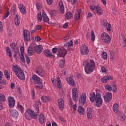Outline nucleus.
Wrapping results in <instances>:
<instances>
[{
	"label": "nucleus",
	"instance_id": "obj_1",
	"mask_svg": "<svg viewBox=\"0 0 126 126\" xmlns=\"http://www.w3.org/2000/svg\"><path fill=\"white\" fill-rule=\"evenodd\" d=\"M83 64L85 67V71L87 74H90L96 68V65L94 60H90L89 62L85 61L83 62Z\"/></svg>",
	"mask_w": 126,
	"mask_h": 126
},
{
	"label": "nucleus",
	"instance_id": "obj_2",
	"mask_svg": "<svg viewBox=\"0 0 126 126\" xmlns=\"http://www.w3.org/2000/svg\"><path fill=\"white\" fill-rule=\"evenodd\" d=\"M35 108L34 109L35 112H34V111L29 109L27 110L26 113H25V118L27 119V120H31V118L32 119H33V120H37L38 117L37 116V115L39 114V112H40V109H39V106L38 105H35Z\"/></svg>",
	"mask_w": 126,
	"mask_h": 126
},
{
	"label": "nucleus",
	"instance_id": "obj_3",
	"mask_svg": "<svg viewBox=\"0 0 126 126\" xmlns=\"http://www.w3.org/2000/svg\"><path fill=\"white\" fill-rule=\"evenodd\" d=\"M43 51V46L42 45H36L35 46H32L30 45L28 48V55L31 56L34 55V53L36 54H41Z\"/></svg>",
	"mask_w": 126,
	"mask_h": 126
},
{
	"label": "nucleus",
	"instance_id": "obj_4",
	"mask_svg": "<svg viewBox=\"0 0 126 126\" xmlns=\"http://www.w3.org/2000/svg\"><path fill=\"white\" fill-rule=\"evenodd\" d=\"M32 80L34 83V86L38 88V89H42L44 88V85H43V82L41 81L40 77H39L36 75H33L32 76Z\"/></svg>",
	"mask_w": 126,
	"mask_h": 126
},
{
	"label": "nucleus",
	"instance_id": "obj_5",
	"mask_svg": "<svg viewBox=\"0 0 126 126\" xmlns=\"http://www.w3.org/2000/svg\"><path fill=\"white\" fill-rule=\"evenodd\" d=\"M94 101L97 107H99L102 106L103 100L102 99V97H101V94L100 93H96Z\"/></svg>",
	"mask_w": 126,
	"mask_h": 126
},
{
	"label": "nucleus",
	"instance_id": "obj_6",
	"mask_svg": "<svg viewBox=\"0 0 126 126\" xmlns=\"http://www.w3.org/2000/svg\"><path fill=\"white\" fill-rule=\"evenodd\" d=\"M58 54H57L58 57H61L63 58V59H64L65 58V56L67 55V51L66 49H62L61 48H59L58 51Z\"/></svg>",
	"mask_w": 126,
	"mask_h": 126
},
{
	"label": "nucleus",
	"instance_id": "obj_7",
	"mask_svg": "<svg viewBox=\"0 0 126 126\" xmlns=\"http://www.w3.org/2000/svg\"><path fill=\"white\" fill-rule=\"evenodd\" d=\"M24 39L26 42H29L30 38V32L28 30H24L23 32Z\"/></svg>",
	"mask_w": 126,
	"mask_h": 126
},
{
	"label": "nucleus",
	"instance_id": "obj_8",
	"mask_svg": "<svg viewBox=\"0 0 126 126\" xmlns=\"http://www.w3.org/2000/svg\"><path fill=\"white\" fill-rule=\"evenodd\" d=\"M81 55H87L89 53V49L85 44L82 45V46L81 47Z\"/></svg>",
	"mask_w": 126,
	"mask_h": 126
},
{
	"label": "nucleus",
	"instance_id": "obj_9",
	"mask_svg": "<svg viewBox=\"0 0 126 126\" xmlns=\"http://www.w3.org/2000/svg\"><path fill=\"white\" fill-rule=\"evenodd\" d=\"M77 89H76V88H74L72 89V98L74 102H77V100H78V94H77Z\"/></svg>",
	"mask_w": 126,
	"mask_h": 126
},
{
	"label": "nucleus",
	"instance_id": "obj_10",
	"mask_svg": "<svg viewBox=\"0 0 126 126\" xmlns=\"http://www.w3.org/2000/svg\"><path fill=\"white\" fill-rule=\"evenodd\" d=\"M103 97L104 101L108 103V102H110V101L112 100V98H113V94H112V93L110 92H107Z\"/></svg>",
	"mask_w": 126,
	"mask_h": 126
},
{
	"label": "nucleus",
	"instance_id": "obj_11",
	"mask_svg": "<svg viewBox=\"0 0 126 126\" xmlns=\"http://www.w3.org/2000/svg\"><path fill=\"white\" fill-rule=\"evenodd\" d=\"M8 103L9 108H13L15 106V100L12 96L8 97Z\"/></svg>",
	"mask_w": 126,
	"mask_h": 126
},
{
	"label": "nucleus",
	"instance_id": "obj_12",
	"mask_svg": "<svg viewBox=\"0 0 126 126\" xmlns=\"http://www.w3.org/2000/svg\"><path fill=\"white\" fill-rule=\"evenodd\" d=\"M79 102L81 105H84L86 102V94L83 93L81 97L79 98Z\"/></svg>",
	"mask_w": 126,
	"mask_h": 126
},
{
	"label": "nucleus",
	"instance_id": "obj_13",
	"mask_svg": "<svg viewBox=\"0 0 126 126\" xmlns=\"http://www.w3.org/2000/svg\"><path fill=\"white\" fill-rule=\"evenodd\" d=\"M17 76L21 80H25V75H24L23 70H22V69L21 68L19 70V71L18 72Z\"/></svg>",
	"mask_w": 126,
	"mask_h": 126
},
{
	"label": "nucleus",
	"instance_id": "obj_14",
	"mask_svg": "<svg viewBox=\"0 0 126 126\" xmlns=\"http://www.w3.org/2000/svg\"><path fill=\"white\" fill-rule=\"evenodd\" d=\"M44 54L46 57L51 58V59H55V57H56L55 55L52 54L51 51H49V50H44Z\"/></svg>",
	"mask_w": 126,
	"mask_h": 126
},
{
	"label": "nucleus",
	"instance_id": "obj_15",
	"mask_svg": "<svg viewBox=\"0 0 126 126\" xmlns=\"http://www.w3.org/2000/svg\"><path fill=\"white\" fill-rule=\"evenodd\" d=\"M5 101V96L3 94H0V111L2 110V102Z\"/></svg>",
	"mask_w": 126,
	"mask_h": 126
},
{
	"label": "nucleus",
	"instance_id": "obj_16",
	"mask_svg": "<svg viewBox=\"0 0 126 126\" xmlns=\"http://www.w3.org/2000/svg\"><path fill=\"white\" fill-rule=\"evenodd\" d=\"M105 36L104 38H102L103 42L106 44H109L111 42V37L107 33H105Z\"/></svg>",
	"mask_w": 126,
	"mask_h": 126
},
{
	"label": "nucleus",
	"instance_id": "obj_17",
	"mask_svg": "<svg viewBox=\"0 0 126 126\" xmlns=\"http://www.w3.org/2000/svg\"><path fill=\"white\" fill-rule=\"evenodd\" d=\"M64 102L63 98H60L58 100V105L61 111H63V107L64 106Z\"/></svg>",
	"mask_w": 126,
	"mask_h": 126
},
{
	"label": "nucleus",
	"instance_id": "obj_18",
	"mask_svg": "<svg viewBox=\"0 0 126 126\" xmlns=\"http://www.w3.org/2000/svg\"><path fill=\"white\" fill-rule=\"evenodd\" d=\"M9 111L13 118H17L18 117V111L16 109L9 110Z\"/></svg>",
	"mask_w": 126,
	"mask_h": 126
},
{
	"label": "nucleus",
	"instance_id": "obj_19",
	"mask_svg": "<svg viewBox=\"0 0 126 126\" xmlns=\"http://www.w3.org/2000/svg\"><path fill=\"white\" fill-rule=\"evenodd\" d=\"M82 12V10L78 9L77 10L75 14L74 19L76 21H78V20L80 18V14Z\"/></svg>",
	"mask_w": 126,
	"mask_h": 126
},
{
	"label": "nucleus",
	"instance_id": "obj_20",
	"mask_svg": "<svg viewBox=\"0 0 126 126\" xmlns=\"http://www.w3.org/2000/svg\"><path fill=\"white\" fill-rule=\"evenodd\" d=\"M18 7L22 14H25L26 13V9H25V6L23 4H19Z\"/></svg>",
	"mask_w": 126,
	"mask_h": 126
},
{
	"label": "nucleus",
	"instance_id": "obj_21",
	"mask_svg": "<svg viewBox=\"0 0 126 126\" xmlns=\"http://www.w3.org/2000/svg\"><path fill=\"white\" fill-rule=\"evenodd\" d=\"M73 45V42H72V40H70L69 42H68L67 43H65L64 46L63 47V50H65V48H66L67 49H68L69 47L72 46Z\"/></svg>",
	"mask_w": 126,
	"mask_h": 126
},
{
	"label": "nucleus",
	"instance_id": "obj_22",
	"mask_svg": "<svg viewBox=\"0 0 126 126\" xmlns=\"http://www.w3.org/2000/svg\"><path fill=\"white\" fill-rule=\"evenodd\" d=\"M42 12L44 22H48V21H50V19L48 17L47 14L45 12V11H42Z\"/></svg>",
	"mask_w": 126,
	"mask_h": 126
},
{
	"label": "nucleus",
	"instance_id": "obj_23",
	"mask_svg": "<svg viewBox=\"0 0 126 126\" xmlns=\"http://www.w3.org/2000/svg\"><path fill=\"white\" fill-rule=\"evenodd\" d=\"M77 111L80 115H84V114L85 113V109H84V107H82L81 106H78Z\"/></svg>",
	"mask_w": 126,
	"mask_h": 126
},
{
	"label": "nucleus",
	"instance_id": "obj_24",
	"mask_svg": "<svg viewBox=\"0 0 126 126\" xmlns=\"http://www.w3.org/2000/svg\"><path fill=\"white\" fill-rule=\"evenodd\" d=\"M96 98V95H95V93L93 92L90 94V99L92 103H94L95 102V99Z\"/></svg>",
	"mask_w": 126,
	"mask_h": 126
},
{
	"label": "nucleus",
	"instance_id": "obj_25",
	"mask_svg": "<svg viewBox=\"0 0 126 126\" xmlns=\"http://www.w3.org/2000/svg\"><path fill=\"white\" fill-rule=\"evenodd\" d=\"M20 69H21V68H20V67H19V66H14V65H13V67H12V70L13 71H14V72H15V73H16V75L18 74V72L19 71V70H20Z\"/></svg>",
	"mask_w": 126,
	"mask_h": 126
},
{
	"label": "nucleus",
	"instance_id": "obj_26",
	"mask_svg": "<svg viewBox=\"0 0 126 126\" xmlns=\"http://www.w3.org/2000/svg\"><path fill=\"white\" fill-rule=\"evenodd\" d=\"M39 122L40 124H43L45 122V116H44L43 114L41 113L39 115Z\"/></svg>",
	"mask_w": 126,
	"mask_h": 126
},
{
	"label": "nucleus",
	"instance_id": "obj_27",
	"mask_svg": "<svg viewBox=\"0 0 126 126\" xmlns=\"http://www.w3.org/2000/svg\"><path fill=\"white\" fill-rule=\"evenodd\" d=\"M59 6L60 7L61 12L62 13H64V7L63 6V1H60Z\"/></svg>",
	"mask_w": 126,
	"mask_h": 126
},
{
	"label": "nucleus",
	"instance_id": "obj_28",
	"mask_svg": "<svg viewBox=\"0 0 126 126\" xmlns=\"http://www.w3.org/2000/svg\"><path fill=\"white\" fill-rule=\"evenodd\" d=\"M6 52L7 54V56H8L9 58H11V57H12V52H11V50H10L9 47H6Z\"/></svg>",
	"mask_w": 126,
	"mask_h": 126
},
{
	"label": "nucleus",
	"instance_id": "obj_29",
	"mask_svg": "<svg viewBox=\"0 0 126 126\" xmlns=\"http://www.w3.org/2000/svg\"><path fill=\"white\" fill-rule=\"evenodd\" d=\"M14 23L17 26H19V24H20V21L18 18V15H16L14 18Z\"/></svg>",
	"mask_w": 126,
	"mask_h": 126
},
{
	"label": "nucleus",
	"instance_id": "obj_30",
	"mask_svg": "<svg viewBox=\"0 0 126 126\" xmlns=\"http://www.w3.org/2000/svg\"><path fill=\"white\" fill-rule=\"evenodd\" d=\"M57 81L58 88L59 89V90H61V89H62V82H61V79H60V77H57Z\"/></svg>",
	"mask_w": 126,
	"mask_h": 126
},
{
	"label": "nucleus",
	"instance_id": "obj_31",
	"mask_svg": "<svg viewBox=\"0 0 126 126\" xmlns=\"http://www.w3.org/2000/svg\"><path fill=\"white\" fill-rule=\"evenodd\" d=\"M67 83L69 85H71V86H75V85H74V81L72 79V78H69L68 80L67 81Z\"/></svg>",
	"mask_w": 126,
	"mask_h": 126
},
{
	"label": "nucleus",
	"instance_id": "obj_32",
	"mask_svg": "<svg viewBox=\"0 0 126 126\" xmlns=\"http://www.w3.org/2000/svg\"><path fill=\"white\" fill-rule=\"evenodd\" d=\"M113 110L115 113H118L119 112V105H118V104L115 103L113 105Z\"/></svg>",
	"mask_w": 126,
	"mask_h": 126
},
{
	"label": "nucleus",
	"instance_id": "obj_33",
	"mask_svg": "<svg viewBox=\"0 0 126 126\" xmlns=\"http://www.w3.org/2000/svg\"><path fill=\"white\" fill-rule=\"evenodd\" d=\"M16 9V5H13L11 8V14L14 15Z\"/></svg>",
	"mask_w": 126,
	"mask_h": 126
},
{
	"label": "nucleus",
	"instance_id": "obj_34",
	"mask_svg": "<svg viewBox=\"0 0 126 126\" xmlns=\"http://www.w3.org/2000/svg\"><path fill=\"white\" fill-rule=\"evenodd\" d=\"M73 15H72V13L71 12L68 11L65 15V18L66 19H69L72 17Z\"/></svg>",
	"mask_w": 126,
	"mask_h": 126
},
{
	"label": "nucleus",
	"instance_id": "obj_35",
	"mask_svg": "<svg viewBox=\"0 0 126 126\" xmlns=\"http://www.w3.org/2000/svg\"><path fill=\"white\" fill-rule=\"evenodd\" d=\"M4 74L6 78H7L8 80H9L10 79V76L8 70H5L4 72Z\"/></svg>",
	"mask_w": 126,
	"mask_h": 126
},
{
	"label": "nucleus",
	"instance_id": "obj_36",
	"mask_svg": "<svg viewBox=\"0 0 126 126\" xmlns=\"http://www.w3.org/2000/svg\"><path fill=\"white\" fill-rule=\"evenodd\" d=\"M64 63H65V59L63 58V59L60 61V64H59L60 67L61 68L63 67V66H64Z\"/></svg>",
	"mask_w": 126,
	"mask_h": 126
},
{
	"label": "nucleus",
	"instance_id": "obj_37",
	"mask_svg": "<svg viewBox=\"0 0 126 126\" xmlns=\"http://www.w3.org/2000/svg\"><path fill=\"white\" fill-rule=\"evenodd\" d=\"M41 99L42 101H43V102H45V103L47 102V101H50V98H49L46 96H42Z\"/></svg>",
	"mask_w": 126,
	"mask_h": 126
},
{
	"label": "nucleus",
	"instance_id": "obj_38",
	"mask_svg": "<svg viewBox=\"0 0 126 126\" xmlns=\"http://www.w3.org/2000/svg\"><path fill=\"white\" fill-rule=\"evenodd\" d=\"M21 55V54H20V53H19V52L15 51V52L14 53V59H15L16 60H17V57H20Z\"/></svg>",
	"mask_w": 126,
	"mask_h": 126
},
{
	"label": "nucleus",
	"instance_id": "obj_39",
	"mask_svg": "<svg viewBox=\"0 0 126 126\" xmlns=\"http://www.w3.org/2000/svg\"><path fill=\"white\" fill-rule=\"evenodd\" d=\"M37 19L38 22L42 21V13L41 12H39L37 14Z\"/></svg>",
	"mask_w": 126,
	"mask_h": 126
},
{
	"label": "nucleus",
	"instance_id": "obj_40",
	"mask_svg": "<svg viewBox=\"0 0 126 126\" xmlns=\"http://www.w3.org/2000/svg\"><path fill=\"white\" fill-rule=\"evenodd\" d=\"M42 70L43 69L39 66L36 67V72L37 74H39Z\"/></svg>",
	"mask_w": 126,
	"mask_h": 126
},
{
	"label": "nucleus",
	"instance_id": "obj_41",
	"mask_svg": "<svg viewBox=\"0 0 126 126\" xmlns=\"http://www.w3.org/2000/svg\"><path fill=\"white\" fill-rule=\"evenodd\" d=\"M91 39L92 41H95V34L93 31H91Z\"/></svg>",
	"mask_w": 126,
	"mask_h": 126
},
{
	"label": "nucleus",
	"instance_id": "obj_42",
	"mask_svg": "<svg viewBox=\"0 0 126 126\" xmlns=\"http://www.w3.org/2000/svg\"><path fill=\"white\" fill-rule=\"evenodd\" d=\"M105 88L106 90H108V91L111 92L112 90H113V88L109 85H106V86L105 87Z\"/></svg>",
	"mask_w": 126,
	"mask_h": 126
},
{
	"label": "nucleus",
	"instance_id": "obj_43",
	"mask_svg": "<svg viewBox=\"0 0 126 126\" xmlns=\"http://www.w3.org/2000/svg\"><path fill=\"white\" fill-rule=\"evenodd\" d=\"M20 59L22 63H25V58L24 57V54H21L20 56Z\"/></svg>",
	"mask_w": 126,
	"mask_h": 126
},
{
	"label": "nucleus",
	"instance_id": "obj_44",
	"mask_svg": "<svg viewBox=\"0 0 126 126\" xmlns=\"http://www.w3.org/2000/svg\"><path fill=\"white\" fill-rule=\"evenodd\" d=\"M110 57L111 60H114V58H115V52L113 51H111L110 53Z\"/></svg>",
	"mask_w": 126,
	"mask_h": 126
},
{
	"label": "nucleus",
	"instance_id": "obj_45",
	"mask_svg": "<svg viewBox=\"0 0 126 126\" xmlns=\"http://www.w3.org/2000/svg\"><path fill=\"white\" fill-rule=\"evenodd\" d=\"M49 13L51 16H53L56 14V10H50L48 11Z\"/></svg>",
	"mask_w": 126,
	"mask_h": 126
},
{
	"label": "nucleus",
	"instance_id": "obj_46",
	"mask_svg": "<svg viewBox=\"0 0 126 126\" xmlns=\"http://www.w3.org/2000/svg\"><path fill=\"white\" fill-rule=\"evenodd\" d=\"M17 106L19 109H20L21 113H23L24 111V107H23V106H22V105H21V104H19V102L18 103Z\"/></svg>",
	"mask_w": 126,
	"mask_h": 126
},
{
	"label": "nucleus",
	"instance_id": "obj_47",
	"mask_svg": "<svg viewBox=\"0 0 126 126\" xmlns=\"http://www.w3.org/2000/svg\"><path fill=\"white\" fill-rule=\"evenodd\" d=\"M122 38L124 41L123 42V47H124V48H126V37H125L124 35H122Z\"/></svg>",
	"mask_w": 126,
	"mask_h": 126
},
{
	"label": "nucleus",
	"instance_id": "obj_48",
	"mask_svg": "<svg viewBox=\"0 0 126 126\" xmlns=\"http://www.w3.org/2000/svg\"><path fill=\"white\" fill-rule=\"evenodd\" d=\"M102 58L103 60H107L108 58V55H107V53L103 52L102 54Z\"/></svg>",
	"mask_w": 126,
	"mask_h": 126
},
{
	"label": "nucleus",
	"instance_id": "obj_49",
	"mask_svg": "<svg viewBox=\"0 0 126 126\" xmlns=\"http://www.w3.org/2000/svg\"><path fill=\"white\" fill-rule=\"evenodd\" d=\"M101 80L103 83H107L108 82V80L106 76L103 77V78L101 79Z\"/></svg>",
	"mask_w": 126,
	"mask_h": 126
},
{
	"label": "nucleus",
	"instance_id": "obj_50",
	"mask_svg": "<svg viewBox=\"0 0 126 126\" xmlns=\"http://www.w3.org/2000/svg\"><path fill=\"white\" fill-rule=\"evenodd\" d=\"M112 87L113 89V92H114L115 93H116L117 91V85H115V84H113L112 85Z\"/></svg>",
	"mask_w": 126,
	"mask_h": 126
},
{
	"label": "nucleus",
	"instance_id": "obj_51",
	"mask_svg": "<svg viewBox=\"0 0 126 126\" xmlns=\"http://www.w3.org/2000/svg\"><path fill=\"white\" fill-rule=\"evenodd\" d=\"M58 51H59V48L57 47H54L52 49V52L53 54H56V53H57V52H58Z\"/></svg>",
	"mask_w": 126,
	"mask_h": 126
},
{
	"label": "nucleus",
	"instance_id": "obj_52",
	"mask_svg": "<svg viewBox=\"0 0 126 126\" xmlns=\"http://www.w3.org/2000/svg\"><path fill=\"white\" fill-rule=\"evenodd\" d=\"M10 47L13 49V50H15L16 49V43H12L10 44Z\"/></svg>",
	"mask_w": 126,
	"mask_h": 126
},
{
	"label": "nucleus",
	"instance_id": "obj_53",
	"mask_svg": "<svg viewBox=\"0 0 126 126\" xmlns=\"http://www.w3.org/2000/svg\"><path fill=\"white\" fill-rule=\"evenodd\" d=\"M0 84H1L2 85H5V84H6V81H5V80H2L1 79H0Z\"/></svg>",
	"mask_w": 126,
	"mask_h": 126
},
{
	"label": "nucleus",
	"instance_id": "obj_54",
	"mask_svg": "<svg viewBox=\"0 0 126 126\" xmlns=\"http://www.w3.org/2000/svg\"><path fill=\"white\" fill-rule=\"evenodd\" d=\"M26 62L27 63L29 64V63H30V57L29 56H27V55H25Z\"/></svg>",
	"mask_w": 126,
	"mask_h": 126
},
{
	"label": "nucleus",
	"instance_id": "obj_55",
	"mask_svg": "<svg viewBox=\"0 0 126 126\" xmlns=\"http://www.w3.org/2000/svg\"><path fill=\"white\" fill-rule=\"evenodd\" d=\"M120 121L121 122H125V121H126V117L125 115H124V114L120 117Z\"/></svg>",
	"mask_w": 126,
	"mask_h": 126
},
{
	"label": "nucleus",
	"instance_id": "obj_56",
	"mask_svg": "<svg viewBox=\"0 0 126 126\" xmlns=\"http://www.w3.org/2000/svg\"><path fill=\"white\" fill-rule=\"evenodd\" d=\"M101 8L99 6V5H96L95 6V11L97 12V11H101Z\"/></svg>",
	"mask_w": 126,
	"mask_h": 126
},
{
	"label": "nucleus",
	"instance_id": "obj_57",
	"mask_svg": "<svg viewBox=\"0 0 126 126\" xmlns=\"http://www.w3.org/2000/svg\"><path fill=\"white\" fill-rule=\"evenodd\" d=\"M38 75H40V76H41V77H43V76H45L46 75V74L45 73V72L44 70H42L41 72L39 74H38Z\"/></svg>",
	"mask_w": 126,
	"mask_h": 126
},
{
	"label": "nucleus",
	"instance_id": "obj_58",
	"mask_svg": "<svg viewBox=\"0 0 126 126\" xmlns=\"http://www.w3.org/2000/svg\"><path fill=\"white\" fill-rule=\"evenodd\" d=\"M42 29V26L37 25L35 27V31H37V30H40V29Z\"/></svg>",
	"mask_w": 126,
	"mask_h": 126
},
{
	"label": "nucleus",
	"instance_id": "obj_59",
	"mask_svg": "<svg viewBox=\"0 0 126 126\" xmlns=\"http://www.w3.org/2000/svg\"><path fill=\"white\" fill-rule=\"evenodd\" d=\"M87 118L88 120L92 119V113H87Z\"/></svg>",
	"mask_w": 126,
	"mask_h": 126
},
{
	"label": "nucleus",
	"instance_id": "obj_60",
	"mask_svg": "<svg viewBox=\"0 0 126 126\" xmlns=\"http://www.w3.org/2000/svg\"><path fill=\"white\" fill-rule=\"evenodd\" d=\"M34 41H36V42H39V41H41V38L39 37V36H37L34 37Z\"/></svg>",
	"mask_w": 126,
	"mask_h": 126
},
{
	"label": "nucleus",
	"instance_id": "obj_61",
	"mask_svg": "<svg viewBox=\"0 0 126 126\" xmlns=\"http://www.w3.org/2000/svg\"><path fill=\"white\" fill-rule=\"evenodd\" d=\"M9 15V11H7L6 13H5V15H4L3 18L4 19H5V18H6L7 17H8V16Z\"/></svg>",
	"mask_w": 126,
	"mask_h": 126
},
{
	"label": "nucleus",
	"instance_id": "obj_62",
	"mask_svg": "<svg viewBox=\"0 0 126 126\" xmlns=\"http://www.w3.org/2000/svg\"><path fill=\"white\" fill-rule=\"evenodd\" d=\"M20 50H21V54H24V47L21 46Z\"/></svg>",
	"mask_w": 126,
	"mask_h": 126
},
{
	"label": "nucleus",
	"instance_id": "obj_63",
	"mask_svg": "<svg viewBox=\"0 0 126 126\" xmlns=\"http://www.w3.org/2000/svg\"><path fill=\"white\" fill-rule=\"evenodd\" d=\"M106 76V78L107 79V81H108V80H113V77L112 76Z\"/></svg>",
	"mask_w": 126,
	"mask_h": 126
},
{
	"label": "nucleus",
	"instance_id": "obj_64",
	"mask_svg": "<svg viewBox=\"0 0 126 126\" xmlns=\"http://www.w3.org/2000/svg\"><path fill=\"white\" fill-rule=\"evenodd\" d=\"M87 114H92V109L90 108L87 109Z\"/></svg>",
	"mask_w": 126,
	"mask_h": 126
}]
</instances>
